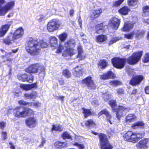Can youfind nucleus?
Listing matches in <instances>:
<instances>
[{
    "instance_id": "0e129e2a",
    "label": "nucleus",
    "mask_w": 149,
    "mask_h": 149,
    "mask_svg": "<svg viewBox=\"0 0 149 149\" xmlns=\"http://www.w3.org/2000/svg\"><path fill=\"white\" fill-rule=\"evenodd\" d=\"M1 135L4 140L7 139V133L6 132L3 131L2 132Z\"/></svg>"
},
{
    "instance_id": "2eb2a0df",
    "label": "nucleus",
    "mask_w": 149,
    "mask_h": 149,
    "mask_svg": "<svg viewBox=\"0 0 149 149\" xmlns=\"http://www.w3.org/2000/svg\"><path fill=\"white\" fill-rule=\"evenodd\" d=\"M11 24L12 22H10L8 24L3 25L0 28V37H3L5 35L9 30Z\"/></svg>"
},
{
    "instance_id": "9b49d317",
    "label": "nucleus",
    "mask_w": 149,
    "mask_h": 149,
    "mask_svg": "<svg viewBox=\"0 0 149 149\" xmlns=\"http://www.w3.org/2000/svg\"><path fill=\"white\" fill-rule=\"evenodd\" d=\"M144 33V31H134L130 33L125 34L124 37L128 39H131L135 35L138 38H141L143 36Z\"/></svg>"
},
{
    "instance_id": "20e7f679",
    "label": "nucleus",
    "mask_w": 149,
    "mask_h": 149,
    "mask_svg": "<svg viewBox=\"0 0 149 149\" xmlns=\"http://www.w3.org/2000/svg\"><path fill=\"white\" fill-rule=\"evenodd\" d=\"M109 104L113 110L116 112V118L118 120H119L123 116L124 114L130 110L129 108L122 106H119L118 109H116V102L114 100H111L109 102Z\"/></svg>"
},
{
    "instance_id": "774afa93",
    "label": "nucleus",
    "mask_w": 149,
    "mask_h": 149,
    "mask_svg": "<svg viewBox=\"0 0 149 149\" xmlns=\"http://www.w3.org/2000/svg\"><path fill=\"white\" fill-rule=\"evenodd\" d=\"M107 110L106 109H104L103 110L101 111L99 113V116H100L102 115L103 114H104L105 115Z\"/></svg>"
},
{
    "instance_id": "bb28decb",
    "label": "nucleus",
    "mask_w": 149,
    "mask_h": 149,
    "mask_svg": "<svg viewBox=\"0 0 149 149\" xmlns=\"http://www.w3.org/2000/svg\"><path fill=\"white\" fill-rule=\"evenodd\" d=\"M21 88L25 90H30L33 88L36 87V83L33 84H31L26 85L24 84H21L20 86Z\"/></svg>"
},
{
    "instance_id": "3c124183",
    "label": "nucleus",
    "mask_w": 149,
    "mask_h": 149,
    "mask_svg": "<svg viewBox=\"0 0 149 149\" xmlns=\"http://www.w3.org/2000/svg\"><path fill=\"white\" fill-rule=\"evenodd\" d=\"M105 115L106 117L107 120H108L111 124H112V123L111 122L110 120L112 118V116L107 110L106 111Z\"/></svg>"
},
{
    "instance_id": "7ed1b4c3",
    "label": "nucleus",
    "mask_w": 149,
    "mask_h": 149,
    "mask_svg": "<svg viewBox=\"0 0 149 149\" xmlns=\"http://www.w3.org/2000/svg\"><path fill=\"white\" fill-rule=\"evenodd\" d=\"M14 116L17 118H24L33 115L34 111L29 108H25L17 106L13 110Z\"/></svg>"
},
{
    "instance_id": "c03bdc74",
    "label": "nucleus",
    "mask_w": 149,
    "mask_h": 149,
    "mask_svg": "<svg viewBox=\"0 0 149 149\" xmlns=\"http://www.w3.org/2000/svg\"><path fill=\"white\" fill-rule=\"evenodd\" d=\"M143 11L144 13L143 16L149 15V6H146L143 8Z\"/></svg>"
},
{
    "instance_id": "5fc2aeb1",
    "label": "nucleus",
    "mask_w": 149,
    "mask_h": 149,
    "mask_svg": "<svg viewBox=\"0 0 149 149\" xmlns=\"http://www.w3.org/2000/svg\"><path fill=\"white\" fill-rule=\"evenodd\" d=\"M121 38V37H116L113 38L109 42V45L112 44L116 42V41L120 40Z\"/></svg>"
},
{
    "instance_id": "2f4dec72",
    "label": "nucleus",
    "mask_w": 149,
    "mask_h": 149,
    "mask_svg": "<svg viewBox=\"0 0 149 149\" xmlns=\"http://www.w3.org/2000/svg\"><path fill=\"white\" fill-rule=\"evenodd\" d=\"M145 124L142 121H138L134 123L132 125V127L134 129H136L139 127L142 128H143L144 127Z\"/></svg>"
},
{
    "instance_id": "a19ab883",
    "label": "nucleus",
    "mask_w": 149,
    "mask_h": 149,
    "mask_svg": "<svg viewBox=\"0 0 149 149\" xmlns=\"http://www.w3.org/2000/svg\"><path fill=\"white\" fill-rule=\"evenodd\" d=\"M30 106H32L33 108L38 109L40 108L41 105V103L37 101L35 102H30L29 104Z\"/></svg>"
},
{
    "instance_id": "ea45409f",
    "label": "nucleus",
    "mask_w": 149,
    "mask_h": 149,
    "mask_svg": "<svg viewBox=\"0 0 149 149\" xmlns=\"http://www.w3.org/2000/svg\"><path fill=\"white\" fill-rule=\"evenodd\" d=\"M18 79L20 80H22L23 81H26L27 78V75L26 74H18L17 76Z\"/></svg>"
},
{
    "instance_id": "e433bc0d",
    "label": "nucleus",
    "mask_w": 149,
    "mask_h": 149,
    "mask_svg": "<svg viewBox=\"0 0 149 149\" xmlns=\"http://www.w3.org/2000/svg\"><path fill=\"white\" fill-rule=\"evenodd\" d=\"M47 18L45 15L40 14L37 16L36 19L38 22L40 23L44 22Z\"/></svg>"
},
{
    "instance_id": "cd10ccee",
    "label": "nucleus",
    "mask_w": 149,
    "mask_h": 149,
    "mask_svg": "<svg viewBox=\"0 0 149 149\" xmlns=\"http://www.w3.org/2000/svg\"><path fill=\"white\" fill-rule=\"evenodd\" d=\"M38 96V93L36 92H33L31 93H26L24 94V97L27 99H35Z\"/></svg>"
},
{
    "instance_id": "a18cd8bd",
    "label": "nucleus",
    "mask_w": 149,
    "mask_h": 149,
    "mask_svg": "<svg viewBox=\"0 0 149 149\" xmlns=\"http://www.w3.org/2000/svg\"><path fill=\"white\" fill-rule=\"evenodd\" d=\"M82 110H83V113L85 118H86L88 116L91 114V113L90 110L85 109L84 108H82Z\"/></svg>"
},
{
    "instance_id": "f03ea898",
    "label": "nucleus",
    "mask_w": 149,
    "mask_h": 149,
    "mask_svg": "<svg viewBox=\"0 0 149 149\" xmlns=\"http://www.w3.org/2000/svg\"><path fill=\"white\" fill-rule=\"evenodd\" d=\"M75 41L73 39L68 40L65 42L64 47L62 45V43H60L56 53H61L62 50H64V51L62 54V55L64 57H70L76 53L75 50L72 49L75 46Z\"/></svg>"
},
{
    "instance_id": "1a4fd4ad",
    "label": "nucleus",
    "mask_w": 149,
    "mask_h": 149,
    "mask_svg": "<svg viewBox=\"0 0 149 149\" xmlns=\"http://www.w3.org/2000/svg\"><path fill=\"white\" fill-rule=\"evenodd\" d=\"M81 83L83 84H85L89 89H94L95 88L93 80L90 76H88L83 79Z\"/></svg>"
},
{
    "instance_id": "864d4df0",
    "label": "nucleus",
    "mask_w": 149,
    "mask_h": 149,
    "mask_svg": "<svg viewBox=\"0 0 149 149\" xmlns=\"http://www.w3.org/2000/svg\"><path fill=\"white\" fill-rule=\"evenodd\" d=\"M99 65L102 67L101 68H104L107 65V63L105 60H102L99 61Z\"/></svg>"
},
{
    "instance_id": "4468645a",
    "label": "nucleus",
    "mask_w": 149,
    "mask_h": 149,
    "mask_svg": "<svg viewBox=\"0 0 149 149\" xmlns=\"http://www.w3.org/2000/svg\"><path fill=\"white\" fill-rule=\"evenodd\" d=\"M24 34V30L22 27H20L16 29L12 35L14 38L17 40L21 38Z\"/></svg>"
},
{
    "instance_id": "6e6552de",
    "label": "nucleus",
    "mask_w": 149,
    "mask_h": 149,
    "mask_svg": "<svg viewBox=\"0 0 149 149\" xmlns=\"http://www.w3.org/2000/svg\"><path fill=\"white\" fill-rule=\"evenodd\" d=\"M142 55V51L136 52L127 58V61L130 64H135L139 61Z\"/></svg>"
},
{
    "instance_id": "c9c22d12",
    "label": "nucleus",
    "mask_w": 149,
    "mask_h": 149,
    "mask_svg": "<svg viewBox=\"0 0 149 149\" xmlns=\"http://www.w3.org/2000/svg\"><path fill=\"white\" fill-rule=\"evenodd\" d=\"M68 35L67 33L64 32L58 36V38L61 42L64 41L67 39Z\"/></svg>"
},
{
    "instance_id": "7c9ffc66",
    "label": "nucleus",
    "mask_w": 149,
    "mask_h": 149,
    "mask_svg": "<svg viewBox=\"0 0 149 149\" xmlns=\"http://www.w3.org/2000/svg\"><path fill=\"white\" fill-rule=\"evenodd\" d=\"M130 9L127 6H124L118 10L119 13L123 15H126L130 11Z\"/></svg>"
},
{
    "instance_id": "58836bf2",
    "label": "nucleus",
    "mask_w": 149,
    "mask_h": 149,
    "mask_svg": "<svg viewBox=\"0 0 149 149\" xmlns=\"http://www.w3.org/2000/svg\"><path fill=\"white\" fill-rule=\"evenodd\" d=\"M138 3V0H127L128 5L130 6H137Z\"/></svg>"
},
{
    "instance_id": "a211bd4d",
    "label": "nucleus",
    "mask_w": 149,
    "mask_h": 149,
    "mask_svg": "<svg viewBox=\"0 0 149 149\" xmlns=\"http://www.w3.org/2000/svg\"><path fill=\"white\" fill-rule=\"evenodd\" d=\"M149 142V139H145L140 141L137 145L138 149H145L148 148V144Z\"/></svg>"
},
{
    "instance_id": "052dcab7",
    "label": "nucleus",
    "mask_w": 149,
    "mask_h": 149,
    "mask_svg": "<svg viewBox=\"0 0 149 149\" xmlns=\"http://www.w3.org/2000/svg\"><path fill=\"white\" fill-rule=\"evenodd\" d=\"M33 76L32 75H30L28 77L27 76V78L26 81L30 83H31L33 81Z\"/></svg>"
},
{
    "instance_id": "393cba45",
    "label": "nucleus",
    "mask_w": 149,
    "mask_h": 149,
    "mask_svg": "<svg viewBox=\"0 0 149 149\" xmlns=\"http://www.w3.org/2000/svg\"><path fill=\"white\" fill-rule=\"evenodd\" d=\"M137 117L134 114L130 113L126 116L125 121L127 123H130L135 121Z\"/></svg>"
},
{
    "instance_id": "72a5a7b5",
    "label": "nucleus",
    "mask_w": 149,
    "mask_h": 149,
    "mask_svg": "<svg viewBox=\"0 0 149 149\" xmlns=\"http://www.w3.org/2000/svg\"><path fill=\"white\" fill-rule=\"evenodd\" d=\"M107 40L106 36L103 35H99L96 37V40L97 42H104Z\"/></svg>"
},
{
    "instance_id": "13d9d810",
    "label": "nucleus",
    "mask_w": 149,
    "mask_h": 149,
    "mask_svg": "<svg viewBox=\"0 0 149 149\" xmlns=\"http://www.w3.org/2000/svg\"><path fill=\"white\" fill-rule=\"evenodd\" d=\"M91 103L93 105L97 107L98 105V102L96 98L91 99Z\"/></svg>"
},
{
    "instance_id": "8fccbe9b",
    "label": "nucleus",
    "mask_w": 149,
    "mask_h": 149,
    "mask_svg": "<svg viewBox=\"0 0 149 149\" xmlns=\"http://www.w3.org/2000/svg\"><path fill=\"white\" fill-rule=\"evenodd\" d=\"M7 12L4 6L0 7V16H4Z\"/></svg>"
},
{
    "instance_id": "338daca9",
    "label": "nucleus",
    "mask_w": 149,
    "mask_h": 149,
    "mask_svg": "<svg viewBox=\"0 0 149 149\" xmlns=\"http://www.w3.org/2000/svg\"><path fill=\"white\" fill-rule=\"evenodd\" d=\"M56 98L58 100H60L62 102H63L64 101V96H56Z\"/></svg>"
},
{
    "instance_id": "f257e3e1",
    "label": "nucleus",
    "mask_w": 149,
    "mask_h": 149,
    "mask_svg": "<svg viewBox=\"0 0 149 149\" xmlns=\"http://www.w3.org/2000/svg\"><path fill=\"white\" fill-rule=\"evenodd\" d=\"M48 46V44L45 40L38 42L37 40L31 39L26 44V49L31 55L36 56L40 53L41 47L46 48Z\"/></svg>"
},
{
    "instance_id": "4c0bfd02",
    "label": "nucleus",
    "mask_w": 149,
    "mask_h": 149,
    "mask_svg": "<svg viewBox=\"0 0 149 149\" xmlns=\"http://www.w3.org/2000/svg\"><path fill=\"white\" fill-rule=\"evenodd\" d=\"M143 133L140 134L137 133H134L133 135L134 136V140L135 141V143L137 142L139 140V139L141 138L143 136Z\"/></svg>"
},
{
    "instance_id": "f3484780",
    "label": "nucleus",
    "mask_w": 149,
    "mask_h": 149,
    "mask_svg": "<svg viewBox=\"0 0 149 149\" xmlns=\"http://www.w3.org/2000/svg\"><path fill=\"white\" fill-rule=\"evenodd\" d=\"M144 79V77L143 75H137L131 79L130 83L131 85L135 86L139 84Z\"/></svg>"
},
{
    "instance_id": "c756f323",
    "label": "nucleus",
    "mask_w": 149,
    "mask_h": 149,
    "mask_svg": "<svg viewBox=\"0 0 149 149\" xmlns=\"http://www.w3.org/2000/svg\"><path fill=\"white\" fill-rule=\"evenodd\" d=\"M55 148L56 149H61L67 146V144L65 142L57 141L54 144Z\"/></svg>"
},
{
    "instance_id": "6ab92c4d",
    "label": "nucleus",
    "mask_w": 149,
    "mask_h": 149,
    "mask_svg": "<svg viewBox=\"0 0 149 149\" xmlns=\"http://www.w3.org/2000/svg\"><path fill=\"white\" fill-rule=\"evenodd\" d=\"M3 42L7 45H9L13 44L16 42L12 35V33L8 35L3 40Z\"/></svg>"
},
{
    "instance_id": "ddd939ff",
    "label": "nucleus",
    "mask_w": 149,
    "mask_h": 149,
    "mask_svg": "<svg viewBox=\"0 0 149 149\" xmlns=\"http://www.w3.org/2000/svg\"><path fill=\"white\" fill-rule=\"evenodd\" d=\"M83 67L82 65H79L77 66L73 69V74L74 76L77 77H80L82 75Z\"/></svg>"
},
{
    "instance_id": "bf43d9fd",
    "label": "nucleus",
    "mask_w": 149,
    "mask_h": 149,
    "mask_svg": "<svg viewBox=\"0 0 149 149\" xmlns=\"http://www.w3.org/2000/svg\"><path fill=\"white\" fill-rule=\"evenodd\" d=\"M18 103L21 105L30 106L29 104L30 103V102H26L22 100H20L19 101H18Z\"/></svg>"
},
{
    "instance_id": "c85d7f7f",
    "label": "nucleus",
    "mask_w": 149,
    "mask_h": 149,
    "mask_svg": "<svg viewBox=\"0 0 149 149\" xmlns=\"http://www.w3.org/2000/svg\"><path fill=\"white\" fill-rule=\"evenodd\" d=\"M105 27H107V26H104L102 23L98 24L95 27L96 32L97 33H102L104 31Z\"/></svg>"
},
{
    "instance_id": "5701e85b",
    "label": "nucleus",
    "mask_w": 149,
    "mask_h": 149,
    "mask_svg": "<svg viewBox=\"0 0 149 149\" xmlns=\"http://www.w3.org/2000/svg\"><path fill=\"white\" fill-rule=\"evenodd\" d=\"M134 23L130 22H127L125 23L123 27L121 29L122 31H128L133 27Z\"/></svg>"
},
{
    "instance_id": "0eeeda50",
    "label": "nucleus",
    "mask_w": 149,
    "mask_h": 149,
    "mask_svg": "<svg viewBox=\"0 0 149 149\" xmlns=\"http://www.w3.org/2000/svg\"><path fill=\"white\" fill-rule=\"evenodd\" d=\"M100 147L101 149H112V146L108 141L106 135L101 134L99 135Z\"/></svg>"
},
{
    "instance_id": "de8ad7c7",
    "label": "nucleus",
    "mask_w": 149,
    "mask_h": 149,
    "mask_svg": "<svg viewBox=\"0 0 149 149\" xmlns=\"http://www.w3.org/2000/svg\"><path fill=\"white\" fill-rule=\"evenodd\" d=\"M62 138L63 139H72V138L70 134L67 132H64L62 135Z\"/></svg>"
},
{
    "instance_id": "9d476101",
    "label": "nucleus",
    "mask_w": 149,
    "mask_h": 149,
    "mask_svg": "<svg viewBox=\"0 0 149 149\" xmlns=\"http://www.w3.org/2000/svg\"><path fill=\"white\" fill-rule=\"evenodd\" d=\"M125 61L123 59L119 58H114L112 60L113 66L117 68H122L123 67Z\"/></svg>"
},
{
    "instance_id": "49530a36",
    "label": "nucleus",
    "mask_w": 149,
    "mask_h": 149,
    "mask_svg": "<svg viewBox=\"0 0 149 149\" xmlns=\"http://www.w3.org/2000/svg\"><path fill=\"white\" fill-rule=\"evenodd\" d=\"M63 75L65 77L68 78L71 76V74L67 69L63 70L62 72Z\"/></svg>"
},
{
    "instance_id": "37998d69",
    "label": "nucleus",
    "mask_w": 149,
    "mask_h": 149,
    "mask_svg": "<svg viewBox=\"0 0 149 149\" xmlns=\"http://www.w3.org/2000/svg\"><path fill=\"white\" fill-rule=\"evenodd\" d=\"M85 125L88 127H93L95 125V124L92 120L90 119L86 122Z\"/></svg>"
},
{
    "instance_id": "4d7b16f0",
    "label": "nucleus",
    "mask_w": 149,
    "mask_h": 149,
    "mask_svg": "<svg viewBox=\"0 0 149 149\" xmlns=\"http://www.w3.org/2000/svg\"><path fill=\"white\" fill-rule=\"evenodd\" d=\"M74 145L76 146L79 148V149H84L85 148V146L84 144L77 142L74 143Z\"/></svg>"
},
{
    "instance_id": "603ef678",
    "label": "nucleus",
    "mask_w": 149,
    "mask_h": 149,
    "mask_svg": "<svg viewBox=\"0 0 149 149\" xmlns=\"http://www.w3.org/2000/svg\"><path fill=\"white\" fill-rule=\"evenodd\" d=\"M124 0H118L114 2L113 3V6L116 7L119 6L124 1Z\"/></svg>"
},
{
    "instance_id": "473e14b6",
    "label": "nucleus",
    "mask_w": 149,
    "mask_h": 149,
    "mask_svg": "<svg viewBox=\"0 0 149 149\" xmlns=\"http://www.w3.org/2000/svg\"><path fill=\"white\" fill-rule=\"evenodd\" d=\"M15 2L14 1L8 2L4 6L7 12L10 10L14 6Z\"/></svg>"
},
{
    "instance_id": "6e6d98bb",
    "label": "nucleus",
    "mask_w": 149,
    "mask_h": 149,
    "mask_svg": "<svg viewBox=\"0 0 149 149\" xmlns=\"http://www.w3.org/2000/svg\"><path fill=\"white\" fill-rule=\"evenodd\" d=\"M143 62L144 63L149 62V53L146 54L143 58Z\"/></svg>"
},
{
    "instance_id": "aec40b11",
    "label": "nucleus",
    "mask_w": 149,
    "mask_h": 149,
    "mask_svg": "<svg viewBox=\"0 0 149 149\" xmlns=\"http://www.w3.org/2000/svg\"><path fill=\"white\" fill-rule=\"evenodd\" d=\"M133 135V133L132 131H129L127 132L124 136V140L135 143L134 140V136Z\"/></svg>"
},
{
    "instance_id": "680f3d73",
    "label": "nucleus",
    "mask_w": 149,
    "mask_h": 149,
    "mask_svg": "<svg viewBox=\"0 0 149 149\" xmlns=\"http://www.w3.org/2000/svg\"><path fill=\"white\" fill-rule=\"evenodd\" d=\"M57 81L59 84L61 85H62L64 83V81L63 79L61 78H59L57 79Z\"/></svg>"
},
{
    "instance_id": "69168bd1",
    "label": "nucleus",
    "mask_w": 149,
    "mask_h": 149,
    "mask_svg": "<svg viewBox=\"0 0 149 149\" xmlns=\"http://www.w3.org/2000/svg\"><path fill=\"white\" fill-rule=\"evenodd\" d=\"M6 123L4 122H0V128L3 129L6 126Z\"/></svg>"
},
{
    "instance_id": "09e8293b",
    "label": "nucleus",
    "mask_w": 149,
    "mask_h": 149,
    "mask_svg": "<svg viewBox=\"0 0 149 149\" xmlns=\"http://www.w3.org/2000/svg\"><path fill=\"white\" fill-rule=\"evenodd\" d=\"M111 95H109L108 92L103 93L102 95V97L104 101H107L109 98H110Z\"/></svg>"
},
{
    "instance_id": "79ce46f5",
    "label": "nucleus",
    "mask_w": 149,
    "mask_h": 149,
    "mask_svg": "<svg viewBox=\"0 0 149 149\" xmlns=\"http://www.w3.org/2000/svg\"><path fill=\"white\" fill-rule=\"evenodd\" d=\"M121 84V82L118 80L111 81L109 82V84L112 86H116Z\"/></svg>"
},
{
    "instance_id": "423d86ee",
    "label": "nucleus",
    "mask_w": 149,
    "mask_h": 149,
    "mask_svg": "<svg viewBox=\"0 0 149 149\" xmlns=\"http://www.w3.org/2000/svg\"><path fill=\"white\" fill-rule=\"evenodd\" d=\"M61 22L57 19H53L47 23V29L49 32H52L57 30L61 26Z\"/></svg>"
},
{
    "instance_id": "f704fd0d",
    "label": "nucleus",
    "mask_w": 149,
    "mask_h": 149,
    "mask_svg": "<svg viewBox=\"0 0 149 149\" xmlns=\"http://www.w3.org/2000/svg\"><path fill=\"white\" fill-rule=\"evenodd\" d=\"M63 130L62 127L58 124H53L51 131L53 132V131H61Z\"/></svg>"
},
{
    "instance_id": "39448f33",
    "label": "nucleus",
    "mask_w": 149,
    "mask_h": 149,
    "mask_svg": "<svg viewBox=\"0 0 149 149\" xmlns=\"http://www.w3.org/2000/svg\"><path fill=\"white\" fill-rule=\"evenodd\" d=\"M45 69L44 67L38 63L31 65L26 69V71L29 73H42L44 76Z\"/></svg>"
},
{
    "instance_id": "b1692460",
    "label": "nucleus",
    "mask_w": 149,
    "mask_h": 149,
    "mask_svg": "<svg viewBox=\"0 0 149 149\" xmlns=\"http://www.w3.org/2000/svg\"><path fill=\"white\" fill-rule=\"evenodd\" d=\"M102 12L101 8H97L93 10L91 15V17L92 19H94L98 17Z\"/></svg>"
},
{
    "instance_id": "4be33fe9",
    "label": "nucleus",
    "mask_w": 149,
    "mask_h": 149,
    "mask_svg": "<svg viewBox=\"0 0 149 149\" xmlns=\"http://www.w3.org/2000/svg\"><path fill=\"white\" fill-rule=\"evenodd\" d=\"M49 42L52 48L54 49L58 46V40L55 36H52L49 38Z\"/></svg>"
},
{
    "instance_id": "e2e57ef3",
    "label": "nucleus",
    "mask_w": 149,
    "mask_h": 149,
    "mask_svg": "<svg viewBox=\"0 0 149 149\" xmlns=\"http://www.w3.org/2000/svg\"><path fill=\"white\" fill-rule=\"evenodd\" d=\"M117 93L118 95H121L124 93V90L122 88H118L116 90Z\"/></svg>"
},
{
    "instance_id": "412c9836",
    "label": "nucleus",
    "mask_w": 149,
    "mask_h": 149,
    "mask_svg": "<svg viewBox=\"0 0 149 149\" xmlns=\"http://www.w3.org/2000/svg\"><path fill=\"white\" fill-rule=\"evenodd\" d=\"M115 74L113 73L111 71H109L107 73H104L100 76V78L103 79H106L109 78L113 79L115 78Z\"/></svg>"
},
{
    "instance_id": "dca6fc26",
    "label": "nucleus",
    "mask_w": 149,
    "mask_h": 149,
    "mask_svg": "<svg viewBox=\"0 0 149 149\" xmlns=\"http://www.w3.org/2000/svg\"><path fill=\"white\" fill-rule=\"evenodd\" d=\"M26 125L31 128L36 127L37 124V119L33 116L28 118L26 120Z\"/></svg>"
},
{
    "instance_id": "a878e982",
    "label": "nucleus",
    "mask_w": 149,
    "mask_h": 149,
    "mask_svg": "<svg viewBox=\"0 0 149 149\" xmlns=\"http://www.w3.org/2000/svg\"><path fill=\"white\" fill-rule=\"evenodd\" d=\"M77 49L78 52V54L77 57L79 58L78 60L80 61L84 59L85 58V56L82 55L83 53V50L80 44L78 46Z\"/></svg>"
},
{
    "instance_id": "f8f14e48",
    "label": "nucleus",
    "mask_w": 149,
    "mask_h": 149,
    "mask_svg": "<svg viewBox=\"0 0 149 149\" xmlns=\"http://www.w3.org/2000/svg\"><path fill=\"white\" fill-rule=\"evenodd\" d=\"M120 24V19L115 17H113L110 19L109 24V27L114 29H117Z\"/></svg>"
}]
</instances>
